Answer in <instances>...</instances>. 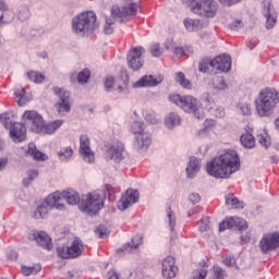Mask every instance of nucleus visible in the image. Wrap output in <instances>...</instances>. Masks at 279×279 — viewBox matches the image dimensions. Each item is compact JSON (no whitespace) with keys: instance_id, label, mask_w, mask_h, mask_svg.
Here are the masks:
<instances>
[{"instance_id":"58836bf2","label":"nucleus","mask_w":279,"mask_h":279,"mask_svg":"<svg viewBox=\"0 0 279 279\" xmlns=\"http://www.w3.org/2000/svg\"><path fill=\"white\" fill-rule=\"evenodd\" d=\"M145 124L142 121H135L131 125V132L135 134V136H138L141 134L145 133Z\"/></svg>"},{"instance_id":"37998d69","label":"nucleus","mask_w":279,"mask_h":279,"mask_svg":"<svg viewBox=\"0 0 279 279\" xmlns=\"http://www.w3.org/2000/svg\"><path fill=\"white\" fill-rule=\"evenodd\" d=\"M88 80H90V70L84 69L77 75L78 84H87Z\"/></svg>"},{"instance_id":"680f3d73","label":"nucleus","mask_w":279,"mask_h":279,"mask_svg":"<svg viewBox=\"0 0 279 279\" xmlns=\"http://www.w3.org/2000/svg\"><path fill=\"white\" fill-rule=\"evenodd\" d=\"M251 239L252 238H251L250 233L242 234L240 236V244L245 245L246 243H250Z\"/></svg>"},{"instance_id":"774afa93","label":"nucleus","mask_w":279,"mask_h":279,"mask_svg":"<svg viewBox=\"0 0 279 279\" xmlns=\"http://www.w3.org/2000/svg\"><path fill=\"white\" fill-rule=\"evenodd\" d=\"M108 276V279H119V274H117L114 270H110Z\"/></svg>"},{"instance_id":"72a5a7b5","label":"nucleus","mask_w":279,"mask_h":279,"mask_svg":"<svg viewBox=\"0 0 279 279\" xmlns=\"http://www.w3.org/2000/svg\"><path fill=\"white\" fill-rule=\"evenodd\" d=\"M141 243H143V236L137 234L133 236L131 242L126 243L123 248H120L119 252H132V250H136Z\"/></svg>"},{"instance_id":"e2e57ef3","label":"nucleus","mask_w":279,"mask_h":279,"mask_svg":"<svg viewBox=\"0 0 279 279\" xmlns=\"http://www.w3.org/2000/svg\"><path fill=\"white\" fill-rule=\"evenodd\" d=\"M202 201V196H199V194L197 193H192L190 195V202H192V204H197L198 202Z\"/></svg>"},{"instance_id":"8fccbe9b","label":"nucleus","mask_w":279,"mask_h":279,"mask_svg":"<svg viewBox=\"0 0 279 279\" xmlns=\"http://www.w3.org/2000/svg\"><path fill=\"white\" fill-rule=\"evenodd\" d=\"M257 140L263 147H268L271 145L269 136H267V133H264L263 135H257Z\"/></svg>"},{"instance_id":"c85d7f7f","label":"nucleus","mask_w":279,"mask_h":279,"mask_svg":"<svg viewBox=\"0 0 279 279\" xmlns=\"http://www.w3.org/2000/svg\"><path fill=\"white\" fill-rule=\"evenodd\" d=\"M240 142L245 149H254V147H256V138H254V135L250 132L242 134Z\"/></svg>"},{"instance_id":"c9c22d12","label":"nucleus","mask_w":279,"mask_h":279,"mask_svg":"<svg viewBox=\"0 0 279 279\" xmlns=\"http://www.w3.org/2000/svg\"><path fill=\"white\" fill-rule=\"evenodd\" d=\"M175 83L180 84L182 88H187V90H191V88L193 87L191 81H189L187 77L182 72L177 73Z\"/></svg>"},{"instance_id":"e433bc0d","label":"nucleus","mask_w":279,"mask_h":279,"mask_svg":"<svg viewBox=\"0 0 279 279\" xmlns=\"http://www.w3.org/2000/svg\"><path fill=\"white\" fill-rule=\"evenodd\" d=\"M211 86L217 90H226V88H228V85L226 84V80H223V76H214L211 80Z\"/></svg>"},{"instance_id":"2eb2a0df","label":"nucleus","mask_w":279,"mask_h":279,"mask_svg":"<svg viewBox=\"0 0 279 279\" xmlns=\"http://www.w3.org/2000/svg\"><path fill=\"white\" fill-rule=\"evenodd\" d=\"M138 10V4L131 2L125 4L122 8H119L118 5L112 7L111 9V16L113 19H125V16H133L136 14V11Z\"/></svg>"},{"instance_id":"5701e85b","label":"nucleus","mask_w":279,"mask_h":279,"mask_svg":"<svg viewBox=\"0 0 279 279\" xmlns=\"http://www.w3.org/2000/svg\"><path fill=\"white\" fill-rule=\"evenodd\" d=\"M158 84H162V76L154 77V75H145L133 83V86L134 88H151L153 86H158Z\"/></svg>"},{"instance_id":"bb28decb","label":"nucleus","mask_w":279,"mask_h":279,"mask_svg":"<svg viewBox=\"0 0 279 279\" xmlns=\"http://www.w3.org/2000/svg\"><path fill=\"white\" fill-rule=\"evenodd\" d=\"M64 124V120H56L53 122H50L48 124H43L41 125V134H53L59 128H62Z\"/></svg>"},{"instance_id":"20e7f679","label":"nucleus","mask_w":279,"mask_h":279,"mask_svg":"<svg viewBox=\"0 0 279 279\" xmlns=\"http://www.w3.org/2000/svg\"><path fill=\"white\" fill-rule=\"evenodd\" d=\"M169 101L174 104L179 108H182L184 112L189 114H194L196 119H204V111L199 108V102L197 98L191 95H180V94H171L169 96Z\"/></svg>"},{"instance_id":"f3484780","label":"nucleus","mask_w":279,"mask_h":279,"mask_svg":"<svg viewBox=\"0 0 279 279\" xmlns=\"http://www.w3.org/2000/svg\"><path fill=\"white\" fill-rule=\"evenodd\" d=\"M161 274L163 278L171 279L178 276V266H175V257L167 256L162 260Z\"/></svg>"},{"instance_id":"338daca9","label":"nucleus","mask_w":279,"mask_h":279,"mask_svg":"<svg viewBox=\"0 0 279 279\" xmlns=\"http://www.w3.org/2000/svg\"><path fill=\"white\" fill-rule=\"evenodd\" d=\"M256 45H258V40L256 38H254L251 41H248L247 47H248V49H254V47H256Z\"/></svg>"},{"instance_id":"412c9836","label":"nucleus","mask_w":279,"mask_h":279,"mask_svg":"<svg viewBox=\"0 0 279 279\" xmlns=\"http://www.w3.org/2000/svg\"><path fill=\"white\" fill-rule=\"evenodd\" d=\"M11 138H13L14 143H23L25 138H27V130L25 129V124L15 122L10 126Z\"/></svg>"},{"instance_id":"a18cd8bd","label":"nucleus","mask_w":279,"mask_h":279,"mask_svg":"<svg viewBox=\"0 0 279 279\" xmlns=\"http://www.w3.org/2000/svg\"><path fill=\"white\" fill-rule=\"evenodd\" d=\"M167 218L169 221V228L171 232H175V214H173V210H171V207L167 210Z\"/></svg>"},{"instance_id":"6e6552de","label":"nucleus","mask_w":279,"mask_h":279,"mask_svg":"<svg viewBox=\"0 0 279 279\" xmlns=\"http://www.w3.org/2000/svg\"><path fill=\"white\" fill-rule=\"evenodd\" d=\"M145 48H143V46L131 48L126 54V62L129 69H131L132 71H141V69H143V65L145 64V59L143 58Z\"/></svg>"},{"instance_id":"0e129e2a","label":"nucleus","mask_w":279,"mask_h":279,"mask_svg":"<svg viewBox=\"0 0 279 279\" xmlns=\"http://www.w3.org/2000/svg\"><path fill=\"white\" fill-rule=\"evenodd\" d=\"M5 14H8V12H2V14L0 15V25H2V23L12 22V15L9 19H5ZM3 19H5V20L3 21Z\"/></svg>"},{"instance_id":"473e14b6","label":"nucleus","mask_w":279,"mask_h":279,"mask_svg":"<svg viewBox=\"0 0 279 279\" xmlns=\"http://www.w3.org/2000/svg\"><path fill=\"white\" fill-rule=\"evenodd\" d=\"M27 155L32 156L34 160H37V161L41 160L43 162H45V160H47L48 158L46 154L41 153L40 150H37L36 145L34 144L28 145Z\"/></svg>"},{"instance_id":"4be33fe9","label":"nucleus","mask_w":279,"mask_h":279,"mask_svg":"<svg viewBox=\"0 0 279 279\" xmlns=\"http://www.w3.org/2000/svg\"><path fill=\"white\" fill-rule=\"evenodd\" d=\"M123 143L117 142L107 149L106 157L108 158V160L121 162V160H123Z\"/></svg>"},{"instance_id":"cd10ccee","label":"nucleus","mask_w":279,"mask_h":279,"mask_svg":"<svg viewBox=\"0 0 279 279\" xmlns=\"http://www.w3.org/2000/svg\"><path fill=\"white\" fill-rule=\"evenodd\" d=\"M14 96H15L17 106H25L27 101L32 100V96L27 95V93H25V88L23 87L16 88L14 90Z\"/></svg>"},{"instance_id":"864d4df0","label":"nucleus","mask_w":279,"mask_h":279,"mask_svg":"<svg viewBox=\"0 0 279 279\" xmlns=\"http://www.w3.org/2000/svg\"><path fill=\"white\" fill-rule=\"evenodd\" d=\"M208 276V270L197 269L193 272V279H205Z\"/></svg>"},{"instance_id":"09e8293b","label":"nucleus","mask_w":279,"mask_h":279,"mask_svg":"<svg viewBox=\"0 0 279 279\" xmlns=\"http://www.w3.org/2000/svg\"><path fill=\"white\" fill-rule=\"evenodd\" d=\"M0 121L4 128H12V120L10 118V113H1Z\"/></svg>"},{"instance_id":"4d7b16f0","label":"nucleus","mask_w":279,"mask_h":279,"mask_svg":"<svg viewBox=\"0 0 279 279\" xmlns=\"http://www.w3.org/2000/svg\"><path fill=\"white\" fill-rule=\"evenodd\" d=\"M17 16L20 21H27L29 19V9L23 8L22 10H20Z\"/></svg>"},{"instance_id":"9d476101","label":"nucleus","mask_w":279,"mask_h":279,"mask_svg":"<svg viewBox=\"0 0 279 279\" xmlns=\"http://www.w3.org/2000/svg\"><path fill=\"white\" fill-rule=\"evenodd\" d=\"M22 119L31 126L32 132H35L36 134H40V132H43V124L45 123V119L40 113H38V111L26 110L23 113Z\"/></svg>"},{"instance_id":"6ab92c4d","label":"nucleus","mask_w":279,"mask_h":279,"mask_svg":"<svg viewBox=\"0 0 279 279\" xmlns=\"http://www.w3.org/2000/svg\"><path fill=\"white\" fill-rule=\"evenodd\" d=\"M231 228H239V230H247V221L241 218L231 217L219 223L220 232H223L225 230H230Z\"/></svg>"},{"instance_id":"f704fd0d","label":"nucleus","mask_w":279,"mask_h":279,"mask_svg":"<svg viewBox=\"0 0 279 279\" xmlns=\"http://www.w3.org/2000/svg\"><path fill=\"white\" fill-rule=\"evenodd\" d=\"M214 69V63L210 59H203L198 64V71L201 73H213Z\"/></svg>"},{"instance_id":"7c9ffc66","label":"nucleus","mask_w":279,"mask_h":279,"mask_svg":"<svg viewBox=\"0 0 279 279\" xmlns=\"http://www.w3.org/2000/svg\"><path fill=\"white\" fill-rule=\"evenodd\" d=\"M225 199L226 206H231V208H235L238 210H243L245 208V203H243V201H239L234 194H228Z\"/></svg>"},{"instance_id":"aec40b11","label":"nucleus","mask_w":279,"mask_h":279,"mask_svg":"<svg viewBox=\"0 0 279 279\" xmlns=\"http://www.w3.org/2000/svg\"><path fill=\"white\" fill-rule=\"evenodd\" d=\"M214 69L221 71L222 73H228L232 69V58L228 54H221L211 60Z\"/></svg>"},{"instance_id":"4468645a","label":"nucleus","mask_w":279,"mask_h":279,"mask_svg":"<svg viewBox=\"0 0 279 279\" xmlns=\"http://www.w3.org/2000/svg\"><path fill=\"white\" fill-rule=\"evenodd\" d=\"M78 151L84 162H88V165L95 162V153L90 149V138L87 135H81Z\"/></svg>"},{"instance_id":"ea45409f","label":"nucleus","mask_w":279,"mask_h":279,"mask_svg":"<svg viewBox=\"0 0 279 279\" xmlns=\"http://www.w3.org/2000/svg\"><path fill=\"white\" fill-rule=\"evenodd\" d=\"M27 77L31 80V82H34L35 84H43L45 82V75L36 71H29L27 73Z\"/></svg>"},{"instance_id":"a211bd4d","label":"nucleus","mask_w":279,"mask_h":279,"mask_svg":"<svg viewBox=\"0 0 279 279\" xmlns=\"http://www.w3.org/2000/svg\"><path fill=\"white\" fill-rule=\"evenodd\" d=\"M263 14L266 19L267 29H272V27H275L276 23L278 22V13H276V10H274L271 2H264Z\"/></svg>"},{"instance_id":"6e6d98bb","label":"nucleus","mask_w":279,"mask_h":279,"mask_svg":"<svg viewBox=\"0 0 279 279\" xmlns=\"http://www.w3.org/2000/svg\"><path fill=\"white\" fill-rule=\"evenodd\" d=\"M114 22L111 19L106 20L105 34H112L114 32Z\"/></svg>"},{"instance_id":"69168bd1","label":"nucleus","mask_w":279,"mask_h":279,"mask_svg":"<svg viewBox=\"0 0 279 279\" xmlns=\"http://www.w3.org/2000/svg\"><path fill=\"white\" fill-rule=\"evenodd\" d=\"M215 124H216L215 120H206L204 122V128L205 130H208V128H215Z\"/></svg>"},{"instance_id":"b1692460","label":"nucleus","mask_w":279,"mask_h":279,"mask_svg":"<svg viewBox=\"0 0 279 279\" xmlns=\"http://www.w3.org/2000/svg\"><path fill=\"white\" fill-rule=\"evenodd\" d=\"M35 241L44 247V250H53V243L51 242V238L45 231H37L33 234Z\"/></svg>"},{"instance_id":"f8f14e48","label":"nucleus","mask_w":279,"mask_h":279,"mask_svg":"<svg viewBox=\"0 0 279 279\" xmlns=\"http://www.w3.org/2000/svg\"><path fill=\"white\" fill-rule=\"evenodd\" d=\"M202 99L205 104L207 112L210 113L211 117H216V119H223V117H226V109H223V107L217 106L210 94L204 93Z\"/></svg>"},{"instance_id":"49530a36","label":"nucleus","mask_w":279,"mask_h":279,"mask_svg":"<svg viewBox=\"0 0 279 279\" xmlns=\"http://www.w3.org/2000/svg\"><path fill=\"white\" fill-rule=\"evenodd\" d=\"M168 51H173L174 56H186L189 48L167 46Z\"/></svg>"},{"instance_id":"f257e3e1","label":"nucleus","mask_w":279,"mask_h":279,"mask_svg":"<svg viewBox=\"0 0 279 279\" xmlns=\"http://www.w3.org/2000/svg\"><path fill=\"white\" fill-rule=\"evenodd\" d=\"M241 169V159L234 150H227L218 157H215L206 165V171L211 178L220 180L228 179L232 173Z\"/></svg>"},{"instance_id":"39448f33","label":"nucleus","mask_w":279,"mask_h":279,"mask_svg":"<svg viewBox=\"0 0 279 279\" xmlns=\"http://www.w3.org/2000/svg\"><path fill=\"white\" fill-rule=\"evenodd\" d=\"M97 15L93 11L83 12L72 20V31L74 34H90L95 32Z\"/></svg>"},{"instance_id":"0eeeda50","label":"nucleus","mask_w":279,"mask_h":279,"mask_svg":"<svg viewBox=\"0 0 279 279\" xmlns=\"http://www.w3.org/2000/svg\"><path fill=\"white\" fill-rule=\"evenodd\" d=\"M78 208L87 215H97L104 208V198L97 192L89 193L78 203Z\"/></svg>"},{"instance_id":"a878e982","label":"nucleus","mask_w":279,"mask_h":279,"mask_svg":"<svg viewBox=\"0 0 279 279\" xmlns=\"http://www.w3.org/2000/svg\"><path fill=\"white\" fill-rule=\"evenodd\" d=\"M201 169L202 166H199V160H197V158L195 157H191L190 162L186 167L187 178H194L195 175H197V173H199Z\"/></svg>"},{"instance_id":"3c124183","label":"nucleus","mask_w":279,"mask_h":279,"mask_svg":"<svg viewBox=\"0 0 279 279\" xmlns=\"http://www.w3.org/2000/svg\"><path fill=\"white\" fill-rule=\"evenodd\" d=\"M95 232L99 239H106L108 236V228L104 225L98 226Z\"/></svg>"},{"instance_id":"1a4fd4ad","label":"nucleus","mask_w":279,"mask_h":279,"mask_svg":"<svg viewBox=\"0 0 279 279\" xmlns=\"http://www.w3.org/2000/svg\"><path fill=\"white\" fill-rule=\"evenodd\" d=\"M82 252H84V244L80 239H75L70 246H59L57 248L60 258H77L82 256Z\"/></svg>"},{"instance_id":"603ef678","label":"nucleus","mask_w":279,"mask_h":279,"mask_svg":"<svg viewBox=\"0 0 279 279\" xmlns=\"http://www.w3.org/2000/svg\"><path fill=\"white\" fill-rule=\"evenodd\" d=\"M214 276L216 279H225L226 278V270H223L221 267L215 265L214 266Z\"/></svg>"},{"instance_id":"423d86ee","label":"nucleus","mask_w":279,"mask_h":279,"mask_svg":"<svg viewBox=\"0 0 279 279\" xmlns=\"http://www.w3.org/2000/svg\"><path fill=\"white\" fill-rule=\"evenodd\" d=\"M183 3H189L191 12L198 14V16H206L213 19L217 15L219 5L215 0H182Z\"/></svg>"},{"instance_id":"13d9d810","label":"nucleus","mask_w":279,"mask_h":279,"mask_svg":"<svg viewBox=\"0 0 279 279\" xmlns=\"http://www.w3.org/2000/svg\"><path fill=\"white\" fill-rule=\"evenodd\" d=\"M208 228H210V220L208 218H203L199 225L201 232H206Z\"/></svg>"},{"instance_id":"4c0bfd02","label":"nucleus","mask_w":279,"mask_h":279,"mask_svg":"<svg viewBox=\"0 0 279 279\" xmlns=\"http://www.w3.org/2000/svg\"><path fill=\"white\" fill-rule=\"evenodd\" d=\"M57 154L60 160H71V158H73V148H71V146H66L61 148Z\"/></svg>"},{"instance_id":"9b49d317","label":"nucleus","mask_w":279,"mask_h":279,"mask_svg":"<svg viewBox=\"0 0 279 279\" xmlns=\"http://www.w3.org/2000/svg\"><path fill=\"white\" fill-rule=\"evenodd\" d=\"M279 247V233H266L263 235L262 240L259 241V250L263 254H269V252H274Z\"/></svg>"},{"instance_id":"7ed1b4c3","label":"nucleus","mask_w":279,"mask_h":279,"mask_svg":"<svg viewBox=\"0 0 279 279\" xmlns=\"http://www.w3.org/2000/svg\"><path fill=\"white\" fill-rule=\"evenodd\" d=\"M279 104V93L274 88L263 89L255 100V110L258 117H271Z\"/></svg>"},{"instance_id":"f03ea898","label":"nucleus","mask_w":279,"mask_h":279,"mask_svg":"<svg viewBox=\"0 0 279 279\" xmlns=\"http://www.w3.org/2000/svg\"><path fill=\"white\" fill-rule=\"evenodd\" d=\"M63 199L70 206L80 205L82 201H80V194L73 191L72 189H68L62 192V194L56 192L46 197L45 202L41 203L34 211L35 219H45L47 215H49V208H56L57 210H65Z\"/></svg>"},{"instance_id":"bf43d9fd","label":"nucleus","mask_w":279,"mask_h":279,"mask_svg":"<svg viewBox=\"0 0 279 279\" xmlns=\"http://www.w3.org/2000/svg\"><path fill=\"white\" fill-rule=\"evenodd\" d=\"M112 86H114V77L113 76H107V78L105 81V88L107 90H110V88H112Z\"/></svg>"},{"instance_id":"052dcab7","label":"nucleus","mask_w":279,"mask_h":279,"mask_svg":"<svg viewBox=\"0 0 279 279\" xmlns=\"http://www.w3.org/2000/svg\"><path fill=\"white\" fill-rule=\"evenodd\" d=\"M222 5H227L228 8L235 5V3H241V0H218Z\"/></svg>"},{"instance_id":"393cba45","label":"nucleus","mask_w":279,"mask_h":279,"mask_svg":"<svg viewBox=\"0 0 279 279\" xmlns=\"http://www.w3.org/2000/svg\"><path fill=\"white\" fill-rule=\"evenodd\" d=\"M135 145L140 149H147L151 145V135L148 132L135 136Z\"/></svg>"},{"instance_id":"5fc2aeb1","label":"nucleus","mask_w":279,"mask_h":279,"mask_svg":"<svg viewBox=\"0 0 279 279\" xmlns=\"http://www.w3.org/2000/svg\"><path fill=\"white\" fill-rule=\"evenodd\" d=\"M239 108L240 112H242V114H244L245 117H250V114H252V107L250 105L240 104Z\"/></svg>"},{"instance_id":"a19ab883","label":"nucleus","mask_w":279,"mask_h":279,"mask_svg":"<svg viewBox=\"0 0 279 279\" xmlns=\"http://www.w3.org/2000/svg\"><path fill=\"white\" fill-rule=\"evenodd\" d=\"M145 121L147 123H151L153 125L158 123V118L156 117V112L151 109H147L143 112Z\"/></svg>"},{"instance_id":"ddd939ff","label":"nucleus","mask_w":279,"mask_h":279,"mask_svg":"<svg viewBox=\"0 0 279 279\" xmlns=\"http://www.w3.org/2000/svg\"><path fill=\"white\" fill-rule=\"evenodd\" d=\"M54 95L59 96L60 101L57 104L59 114L62 112H71V93L60 88L53 87Z\"/></svg>"},{"instance_id":"c03bdc74","label":"nucleus","mask_w":279,"mask_h":279,"mask_svg":"<svg viewBox=\"0 0 279 279\" xmlns=\"http://www.w3.org/2000/svg\"><path fill=\"white\" fill-rule=\"evenodd\" d=\"M38 178V170H28L27 178L23 180L24 186H29Z\"/></svg>"},{"instance_id":"79ce46f5","label":"nucleus","mask_w":279,"mask_h":279,"mask_svg":"<svg viewBox=\"0 0 279 279\" xmlns=\"http://www.w3.org/2000/svg\"><path fill=\"white\" fill-rule=\"evenodd\" d=\"M40 269H41L40 265H35L31 267L22 266L21 272L23 274V276H32L33 274H38Z\"/></svg>"},{"instance_id":"dca6fc26","label":"nucleus","mask_w":279,"mask_h":279,"mask_svg":"<svg viewBox=\"0 0 279 279\" xmlns=\"http://www.w3.org/2000/svg\"><path fill=\"white\" fill-rule=\"evenodd\" d=\"M138 191L136 190H126L125 194L118 202L119 210H128L130 206L138 202Z\"/></svg>"},{"instance_id":"2f4dec72","label":"nucleus","mask_w":279,"mask_h":279,"mask_svg":"<svg viewBox=\"0 0 279 279\" xmlns=\"http://www.w3.org/2000/svg\"><path fill=\"white\" fill-rule=\"evenodd\" d=\"M183 25L187 32H199L204 26L199 20L185 19L183 20Z\"/></svg>"},{"instance_id":"c756f323","label":"nucleus","mask_w":279,"mask_h":279,"mask_svg":"<svg viewBox=\"0 0 279 279\" xmlns=\"http://www.w3.org/2000/svg\"><path fill=\"white\" fill-rule=\"evenodd\" d=\"M182 118L175 112H170L165 120V125L168 130H173L177 125H180Z\"/></svg>"},{"instance_id":"de8ad7c7","label":"nucleus","mask_w":279,"mask_h":279,"mask_svg":"<svg viewBox=\"0 0 279 279\" xmlns=\"http://www.w3.org/2000/svg\"><path fill=\"white\" fill-rule=\"evenodd\" d=\"M149 51L153 58H160V56H162V48H160V44H153Z\"/></svg>"}]
</instances>
